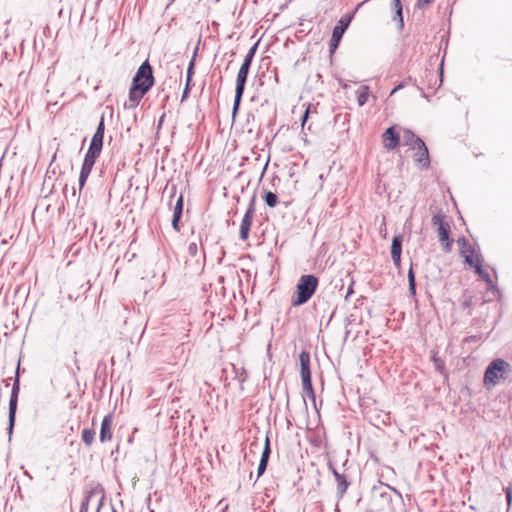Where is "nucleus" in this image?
I'll return each instance as SVG.
<instances>
[{"label":"nucleus","mask_w":512,"mask_h":512,"mask_svg":"<svg viewBox=\"0 0 512 512\" xmlns=\"http://www.w3.org/2000/svg\"><path fill=\"white\" fill-rule=\"evenodd\" d=\"M105 124H104V116H101L97 129L92 137L90 146L99 148L102 150L103 146V138H104Z\"/></svg>","instance_id":"nucleus-15"},{"label":"nucleus","mask_w":512,"mask_h":512,"mask_svg":"<svg viewBox=\"0 0 512 512\" xmlns=\"http://www.w3.org/2000/svg\"><path fill=\"white\" fill-rule=\"evenodd\" d=\"M154 85V76L151 65L145 60L138 68L132 79L129 89V104H125L126 108H134L138 106L144 95Z\"/></svg>","instance_id":"nucleus-1"},{"label":"nucleus","mask_w":512,"mask_h":512,"mask_svg":"<svg viewBox=\"0 0 512 512\" xmlns=\"http://www.w3.org/2000/svg\"><path fill=\"white\" fill-rule=\"evenodd\" d=\"M505 495H506L508 507H510L512 505V487L511 486H508L505 488Z\"/></svg>","instance_id":"nucleus-34"},{"label":"nucleus","mask_w":512,"mask_h":512,"mask_svg":"<svg viewBox=\"0 0 512 512\" xmlns=\"http://www.w3.org/2000/svg\"><path fill=\"white\" fill-rule=\"evenodd\" d=\"M270 454H271V449H270V440L268 437H266L265 439V445H264V449L262 451V455H261V461H264V462H268L269 461V457H270Z\"/></svg>","instance_id":"nucleus-28"},{"label":"nucleus","mask_w":512,"mask_h":512,"mask_svg":"<svg viewBox=\"0 0 512 512\" xmlns=\"http://www.w3.org/2000/svg\"><path fill=\"white\" fill-rule=\"evenodd\" d=\"M19 391H20V382H19V377L17 376L13 383L10 400H9V414H8V428H7L9 438H11L13 428L15 425Z\"/></svg>","instance_id":"nucleus-4"},{"label":"nucleus","mask_w":512,"mask_h":512,"mask_svg":"<svg viewBox=\"0 0 512 512\" xmlns=\"http://www.w3.org/2000/svg\"><path fill=\"white\" fill-rule=\"evenodd\" d=\"M194 74V59H192L187 68L186 83L190 84Z\"/></svg>","instance_id":"nucleus-30"},{"label":"nucleus","mask_w":512,"mask_h":512,"mask_svg":"<svg viewBox=\"0 0 512 512\" xmlns=\"http://www.w3.org/2000/svg\"><path fill=\"white\" fill-rule=\"evenodd\" d=\"M183 195H180L176 201V204L174 206V212L173 215L182 216L183 213Z\"/></svg>","instance_id":"nucleus-29"},{"label":"nucleus","mask_w":512,"mask_h":512,"mask_svg":"<svg viewBox=\"0 0 512 512\" xmlns=\"http://www.w3.org/2000/svg\"><path fill=\"white\" fill-rule=\"evenodd\" d=\"M433 0H418L417 6L422 8L428 4H430Z\"/></svg>","instance_id":"nucleus-40"},{"label":"nucleus","mask_w":512,"mask_h":512,"mask_svg":"<svg viewBox=\"0 0 512 512\" xmlns=\"http://www.w3.org/2000/svg\"><path fill=\"white\" fill-rule=\"evenodd\" d=\"M257 47H258V43H255L250 49L249 51L247 52V54L245 55V58L250 60V61H253V58L256 54V51H257Z\"/></svg>","instance_id":"nucleus-33"},{"label":"nucleus","mask_w":512,"mask_h":512,"mask_svg":"<svg viewBox=\"0 0 512 512\" xmlns=\"http://www.w3.org/2000/svg\"><path fill=\"white\" fill-rule=\"evenodd\" d=\"M91 169H88V168H85V167H82L81 166V170H80V175H79V192H81V190L83 189V187L85 186V183L91 173Z\"/></svg>","instance_id":"nucleus-24"},{"label":"nucleus","mask_w":512,"mask_h":512,"mask_svg":"<svg viewBox=\"0 0 512 512\" xmlns=\"http://www.w3.org/2000/svg\"><path fill=\"white\" fill-rule=\"evenodd\" d=\"M267 465H268V462H264V461L260 460V463H259L258 469H257L258 477H260L265 472Z\"/></svg>","instance_id":"nucleus-36"},{"label":"nucleus","mask_w":512,"mask_h":512,"mask_svg":"<svg viewBox=\"0 0 512 512\" xmlns=\"http://www.w3.org/2000/svg\"><path fill=\"white\" fill-rule=\"evenodd\" d=\"M457 243L460 247V254L464 257L465 263L469 266L477 263V258H480L479 255H475L474 247L469 243V241L465 237H460L457 240Z\"/></svg>","instance_id":"nucleus-8"},{"label":"nucleus","mask_w":512,"mask_h":512,"mask_svg":"<svg viewBox=\"0 0 512 512\" xmlns=\"http://www.w3.org/2000/svg\"><path fill=\"white\" fill-rule=\"evenodd\" d=\"M264 201L269 207H275L278 204V196L271 191H267L264 195Z\"/></svg>","instance_id":"nucleus-26"},{"label":"nucleus","mask_w":512,"mask_h":512,"mask_svg":"<svg viewBox=\"0 0 512 512\" xmlns=\"http://www.w3.org/2000/svg\"><path fill=\"white\" fill-rule=\"evenodd\" d=\"M251 64H252V61H250V60H248V59L244 58V61H243L242 65H241V67H244V68L250 69Z\"/></svg>","instance_id":"nucleus-43"},{"label":"nucleus","mask_w":512,"mask_h":512,"mask_svg":"<svg viewBox=\"0 0 512 512\" xmlns=\"http://www.w3.org/2000/svg\"><path fill=\"white\" fill-rule=\"evenodd\" d=\"M385 487H386V488H388V489H391V487H390L389 485H385ZM392 490H393L395 493H397L398 495H400V493H399L396 489L392 488Z\"/></svg>","instance_id":"nucleus-51"},{"label":"nucleus","mask_w":512,"mask_h":512,"mask_svg":"<svg viewBox=\"0 0 512 512\" xmlns=\"http://www.w3.org/2000/svg\"><path fill=\"white\" fill-rule=\"evenodd\" d=\"M438 231L439 241L443 246L445 252H450L452 249L453 240L449 238L450 225L446 227H440Z\"/></svg>","instance_id":"nucleus-17"},{"label":"nucleus","mask_w":512,"mask_h":512,"mask_svg":"<svg viewBox=\"0 0 512 512\" xmlns=\"http://www.w3.org/2000/svg\"><path fill=\"white\" fill-rule=\"evenodd\" d=\"M113 512H117V511L113 508Z\"/></svg>","instance_id":"nucleus-52"},{"label":"nucleus","mask_w":512,"mask_h":512,"mask_svg":"<svg viewBox=\"0 0 512 512\" xmlns=\"http://www.w3.org/2000/svg\"><path fill=\"white\" fill-rule=\"evenodd\" d=\"M309 109H310V105H308L306 111L304 112V114L302 115L301 117V123H302V126L304 127L305 123L307 122L308 120V117H309Z\"/></svg>","instance_id":"nucleus-38"},{"label":"nucleus","mask_w":512,"mask_h":512,"mask_svg":"<svg viewBox=\"0 0 512 512\" xmlns=\"http://www.w3.org/2000/svg\"><path fill=\"white\" fill-rule=\"evenodd\" d=\"M352 16H343L341 17L332 31V37L329 42V51L333 53L343 37V34L348 29L349 24L351 22Z\"/></svg>","instance_id":"nucleus-5"},{"label":"nucleus","mask_w":512,"mask_h":512,"mask_svg":"<svg viewBox=\"0 0 512 512\" xmlns=\"http://www.w3.org/2000/svg\"><path fill=\"white\" fill-rule=\"evenodd\" d=\"M402 138H403L404 144L409 146L412 149H416V146H419L420 144L422 145V143L424 142L420 137H418L411 130H404Z\"/></svg>","instance_id":"nucleus-18"},{"label":"nucleus","mask_w":512,"mask_h":512,"mask_svg":"<svg viewBox=\"0 0 512 512\" xmlns=\"http://www.w3.org/2000/svg\"><path fill=\"white\" fill-rule=\"evenodd\" d=\"M181 219V216H177V215H173V218H172V227L174 228L175 231L179 232L180 231V225H179V221Z\"/></svg>","instance_id":"nucleus-35"},{"label":"nucleus","mask_w":512,"mask_h":512,"mask_svg":"<svg viewBox=\"0 0 512 512\" xmlns=\"http://www.w3.org/2000/svg\"><path fill=\"white\" fill-rule=\"evenodd\" d=\"M187 249L191 257H195L198 254V245L196 242H190Z\"/></svg>","instance_id":"nucleus-31"},{"label":"nucleus","mask_w":512,"mask_h":512,"mask_svg":"<svg viewBox=\"0 0 512 512\" xmlns=\"http://www.w3.org/2000/svg\"><path fill=\"white\" fill-rule=\"evenodd\" d=\"M112 425H113V415L111 413L107 414L101 423L99 439L102 443L106 441H110L112 439Z\"/></svg>","instance_id":"nucleus-12"},{"label":"nucleus","mask_w":512,"mask_h":512,"mask_svg":"<svg viewBox=\"0 0 512 512\" xmlns=\"http://www.w3.org/2000/svg\"><path fill=\"white\" fill-rule=\"evenodd\" d=\"M255 214V197H252L249 206L244 214L240 224V239L246 241L249 237V231Z\"/></svg>","instance_id":"nucleus-7"},{"label":"nucleus","mask_w":512,"mask_h":512,"mask_svg":"<svg viewBox=\"0 0 512 512\" xmlns=\"http://www.w3.org/2000/svg\"><path fill=\"white\" fill-rule=\"evenodd\" d=\"M336 481H337V493L340 497H342L346 493L349 483L347 482L346 477L344 475L341 476L340 480H336Z\"/></svg>","instance_id":"nucleus-25"},{"label":"nucleus","mask_w":512,"mask_h":512,"mask_svg":"<svg viewBox=\"0 0 512 512\" xmlns=\"http://www.w3.org/2000/svg\"><path fill=\"white\" fill-rule=\"evenodd\" d=\"M408 282H409V292L411 295L416 294V281H415V273L413 270V265L411 264L410 269L408 270Z\"/></svg>","instance_id":"nucleus-23"},{"label":"nucleus","mask_w":512,"mask_h":512,"mask_svg":"<svg viewBox=\"0 0 512 512\" xmlns=\"http://www.w3.org/2000/svg\"><path fill=\"white\" fill-rule=\"evenodd\" d=\"M442 66H443V64H441L440 69H439V72H440V74H439V86H441L442 81H443V68H442Z\"/></svg>","instance_id":"nucleus-44"},{"label":"nucleus","mask_w":512,"mask_h":512,"mask_svg":"<svg viewBox=\"0 0 512 512\" xmlns=\"http://www.w3.org/2000/svg\"><path fill=\"white\" fill-rule=\"evenodd\" d=\"M409 82H412L419 90H422V88H420L418 85H417V81L416 79H412V77H408L407 79Z\"/></svg>","instance_id":"nucleus-48"},{"label":"nucleus","mask_w":512,"mask_h":512,"mask_svg":"<svg viewBox=\"0 0 512 512\" xmlns=\"http://www.w3.org/2000/svg\"><path fill=\"white\" fill-rule=\"evenodd\" d=\"M300 367H301V379L302 382L306 381L308 383L311 380V370H310V354L309 352L303 350L299 355Z\"/></svg>","instance_id":"nucleus-13"},{"label":"nucleus","mask_w":512,"mask_h":512,"mask_svg":"<svg viewBox=\"0 0 512 512\" xmlns=\"http://www.w3.org/2000/svg\"><path fill=\"white\" fill-rule=\"evenodd\" d=\"M190 93V84L186 83L185 88L182 93V101H184Z\"/></svg>","instance_id":"nucleus-39"},{"label":"nucleus","mask_w":512,"mask_h":512,"mask_svg":"<svg viewBox=\"0 0 512 512\" xmlns=\"http://www.w3.org/2000/svg\"><path fill=\"white\" fill-rule=\"evenodd\" d=\"M391 8L396 12L402 10V4L400 0H391Z\"/></svg>","instance_id":"nucleus-37"},{"label":"nucleus","mask_w":512,"mask_h":512,"mask_svg":"<svg viewBox=\"0 0 512 512\" xmlns=\"http://www.w3.org/2000/svg\"><path fill=\"white\" fill-rule=\"evenodd\" d=\"M445 215L441 212L436 213L432 217V224L433 226L437 227V230H439L440 227H446L449 225V223L445 220Z\"/></svg>","instance_id":"nucleus-22"},{"label":"nucleus","mask_w":512,"mask_h":512,"mask_svg":"<svg viewBox=\"0 0 512 512\" xmlns=\"http://www.w3.org/2000/svg\"><path fill=\"white\" fill-rule=\"evenodd\" d=\"M384 147L387 150L395 149L400 142V136L394 126H391L385 130L382 135Z\"/></svg>","instance_id":"nucleus-11"},{"label":"nucleus","mask_w":512,"mask_h":512,"mask_svg":"<svg viewBox=\"0 0 512 512\" xmlns=\"http://www.w3.org/2000/svg\"><path fill=\"white\" fill-rule=\"evenodd\" d=\"M302 386H303L304 394L308 398H311L313 401H315V393H314V389H313V386H312V381L309 380L308 383L306 381H303L302 382Z\"/></svg>","instance_id":"nucleus-27"},{"label":"nucleus","mask_w":512,"mask_h":512,"mask_svg":"<svg viewBox=\"0 0 512 512\" xmlns=\"http://www.w3.org/2000/svg\"><path fill=\"white\" fill-rule=\"evenodd\" d=\"M101 151L102 150L99 149V148H95V147L89 146L88 151L85 154V157H84V160H83V163H82V167H85V168H88V169L92 170V168H93V166L95 164L96 159L101 154Z\"/></svg>","instance_id":"nucleus-16"},{"label":"nucleus","mask_w":512,"mask_h":512,"mask_svg":"<svg viewBox=\"0 0 512 512\" xmlns=\"http://www.w3.org/2000/svg\"><path fill=\"white\" fill-rule=\"evenodd\" d=\"M23 474H24V476H26L29 480H32V476H31V474H30L28 471H26V470H25V471L23 472Z\"/></svg>","instance_id":"nucleus-49"},{"label":"nucleus","mask_w":512,"mask_h":512,"mask_svg":"<svg viewBox=\"0 0 512 512\" xmlns=\"http://www.w3.org/2000/svg\"><path fill=\"white\" fill-rule=\"evenodd\" d=\"M407 82L406 81H403L402 83H400L399 85H397L392 91H391V94H394L396 93L398 90L404 88L406 86Z\"/></svg>","instance_id":"nucleus-41"},{"label":"nucleus","mask_w":512,"mask_h":512,"mask_svg":"<svg viewBox=\"0 0 512 512\" xmlns=\"http://www.w3.org/2000/svg\"><path fill=\"white\" fill-rule=\"evenodd\" d=\"M370 90L366 85L361 86L357 91V102L359 106H364L369 98Z\"/></svg>","instance_id":"nucleus-21"},{"label":"nucleus","mask_w":512,"mask_h":512,"mask_svg":"<svg viewBox=\"0 0 512 512\" xmlns=\"http://www.w3.org/2000/svg\"><path fill=\"white\" fill-rule=\"evenodd\" d=\"M352 293H353V288H352V285H350V287L347 290L345 299L347 300Z\"/></svg>","instance_id":"nucleus-47"},{"label":"nucleus","mask_w":512,"mask_h":512,"mask_svg":"<svg viewBox=\"0 0 512 512\" xmlns=\"http://www.w3.org/2000/svg\"><path fill=\"white\" fill-rule=\"evenodd\" d=\"M471 267L475 268V272L479 275V277L485 281L487 285V290L490 291L494 297L500 296V290L499 288L494 284L493 280L491 279L490 274L483 269L481 259L477 258V263L472 265Z\"/></svg>","instance_id":"nucleus-9"},{"label":"nucleus","mask_w":512,"mask_h":512,"mask_svg":"<svg viewBox=\"0 0 512 512\" xmlns=\"http://www.w3.org/2000/svg\"><path fill=\"white\" fill-rule=\"evenodd\" d=\"M249 74V69L240 67L237 79H236V87H235V97H234V104H233V114H235L240 106L241 99L245 90V85L247 82Z\"/></svg>","instance_id":"nucleus-6"},{"label":"nucleus","mask_w":512,"mask_h":512,"mask_svg":"<svg viewBox=\"0 0 512 512\" xmlns=\"http://www.w3.org/2000/svg\"><path fill=\"white\" fill-rule=\"evenodd\" d=\"M511 372V365L507 361L501 358L494 359L486 368L484 384L488 387L495 386L500 380L507 379Z\"/></svg>","instance_id":"nucleus-3"},{"label":"nucleus","mask_w":512,"mask_h":512,"mask_svg":"<svg viewBox=\"0 0 512 512\" xmlns=\"http://www.w3.org/2000/svg\"><path fill=\"white\" fill-rule=\"evenodd\" d=\"M401 252H402V236L396 235L392 239L391 244V258L394 265L399 268L401 265Z\"/></svg>","instance_id":"nucleus-14"},{"label":"nucleus","mask_w":512,"mask_h":512,"mask_svg":"<svg viewBox=\"0 0 512 512\" xmlns=\"http://www.w3.org/2000/svg\"><path fill=\"white\" fill-rule=\"evenodd\" d=\"M333 475L336 480H340L341 476H343V474H340L335 468H333Z\"/></svg>","instance_id":"nucleus-45"},{"label":"nucleus","mask_w":512,"mask_h":512,"mask_svg":"<svg viewBox=\"0 0 512 512\" xmlns=\"http://www.w3.org/2000/svg\"><path fill=\"white\" fill-rule=\"evenodd\" d=\"M414 150L416 151L414 154V162L420 169L427 170L430 167V157L425 142H423L422 145L416 146Z\"/></svg>","instance_id":"nucleus-10"},{"label":"nucleus","mask_w":512,"mask_h":512,"mask_svg":"<svg viewBox=\"0 0 512 512\" xmlns=\"http://www.w3.org/2000/svg\"><path fill=\"white\" fill-rule=\"evenodd\" d=\"M95 494H96V489H91V490L85 492L82 502H81V505H80L79 512H88L90 501ZM102 499H103V497L100 499V501L98 503L96 512H100V509L102 506Z\"/></svg>","instance_id":"nucleus-19"},{"label":"nucleus","mask_w":512,"mask_h":512,"mask_svg":"<svg viewBox=\"0 0 512 512\" xmlns=\"http://www.w3.org/2000/svg\"><path fill=\"white\" fill-rule=\"evenodd\" d=\"M95 430L90 428H84L81 433V439L85 446L90 447L95 440Z\"/></svg>","instance_id":"nucleus-20"},{"label":"nucleus","mask_w":512,"mask_h":512,"mask_svg":"<svg viewBox=\"0 0 512 512\" xmlns=\"http://www.w3.org/2000/svg\"><path fill=\"white\" fill-rule=\"evenodd\" d=\"M380 497L383 498L385 501L389 502L391 501V496L387 492H380Z\"/></svg>","instance_id":"nucleus-42"},{"label":"nucleus","mask_w":512,"mask_h":512,"mask_svg":"<svg viewBox=\"0 0 512 512\" xmlns=\"http://www.w3.org/2000/svg\"><path fill=\"white\" fill-rule=\"evenodd\" d=\"M333 475L336 480H340L341 476H343V474H340L335 468H333Z\"/></svg>","instance_id":"nucleus-46"},{"label":"nucleus","mask_w":512,"mask_h":512,"mask_svg":"<svg viewBox=\"0 0 512 512\" xmlns=\"http://www.w3.org/2000/svg\"><path fill=\"white\" fill-rule=\"evenodd\" d=\"M318 284L319 280L315 275H302L296 285V292L291 299L292 306L297 307L307 303L315 293Z\"/></svg>","instance_id":"nucleus-2"},{"label":"nucleus","mask_w":512,"mask_h":512,"mask_svg":"<svg viewBox=\"0 0 512 512\" xmlns=\"http://www.w3.org/2000/svg\"><path fill=\"white\" fill-rule=\"evenodd\" d=\"M393 20L394 21H397L398 22V25H399V28L402 29L403 26H404V22H403V11L402 10H399V11H396L395 12V16L393 17Z\"/></svg>","instance_id":"nucleus-32"},{"label":"nucleus","mask_w":512,"mask_h":512,"mask_svg":"<svg viewBox=\"0 0 512 512\" xmlns=\"http://www.w3.org/2000/svg\"><path fill=\"white\" fill-rule=\"evenodd\" d=\"M425 74H426V77H428L429 75L434 76L433 71L428 70V69L425 70Z\"/></svg>","instance_id":"nucleus-50"}]
</instances>
